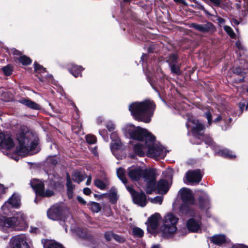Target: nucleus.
<instances>
[{
	"mask_svg": "<svg viewBox=\"0 0 248 248\" xmlns=\"http://www.w3.org/2000/svg\"><path fill=\"white\" fill-rule=\"evenodd\" d=\"M12 53L14 55V59L15 61L17 60V59L15 57H19L20 56H21V53L20 51H19L17 50H16L15 48H13L12 49Z\"/></svg>",
	"mask_w": 248,
	"mask_h": 248,
	"instance_id": "nucleus-45",
	"label": "nucleus"
},
{
	"mask_svg": "<svg viewBox=\"0 0 248 248\" xmlns=\"http://www.w3.org/2000/svg\"><path fill=\"white\" fill-rule=\"evenodd\" d=\"M86 176L85 174L78 171L75 172L72 176L73 180L78 183L83 181L86 178Z\"/></svg>",
	"mask_w": 248,
	"mask_h": 248,
	"instance_id": "nucleus-24",
	"label": "nucleus"
},
{
	"mask_svg": "<svg viewBox=\"0 0 248 248\" xmlns=\"http://www.w3.org/2000/svg\"><path fill=\"white\" fill-rule=\"evenodd\" d=\"M205 143L209 145H213L214 142L211 138L209 137H206L204 140Z\"/></svg>",
	"mask_w": 248,
	"mask_h": 248,
	"instance_id": "nucleus-49",
	"label": "nucleus"
},
{
	"mask_svg": "<svg viewBox=\"0 0 248 248\" xmlns=\"http://www.w3.org/2000/svg\"><path fill=\"white\" fill-rule=\"evenodd\" d=\"M160 218V214L155 213L148 218L146 224L147 225V229L149 231H154L157 228Z\"/></svg>",
	"mask_w": 248,
	"mask_h": 248,
	"instance_id": "nucleus-16",
	"label": "nucleus"
},
{
	"mask_svg": "<svg viewBox=\"0 0 248 248\" xmlns=\"http://www.w3.org/2000/svg\"><path fill=\"white\" fill-rule=\"evenodd\" d=\"M213 110L212 109H208L204 114V116L206 118L208 121V124L209 125H210L212 124V115Z\"/></svg>",
	"mask_w": 248,
	"mask_h": 248,
	"instance_id": "nucleus-35",
	"label": "nucleus"
},
{
	"mask_svg": "<svg viewBox=\"0 0 248 248\" xmlns=\"http://www.w3.org/2000/svg\"><path fill=\"white\" fill-rule=\"evenodd\" d=\"M232 248H248V247L242 244H235L232 247Z\"/></svg>",
	"mask_w": 248,
	"mask_h": 248,
	"instance_id": "nucleus-53",
	"label": "nucleus"
},
{
	"mask_svg": "<svg viewBox=\"0 0 248 248\" xmlns=\"http://www.w3.org/2000/svg\"><path fill=\"white\" fill-rule=\"evenodd\" d=\"M245 107L244 103H240L239 104V108H240V113H242Z\"/></svg>",
	"mask_w": 248,
	"mask_h": 248,
	"instance_id": "nucleus-55",
	"label": "nucleus"
},
{
	"mask_svg": "<svg viewBox=\"0 0 248 248\" xmlns=\"http://www.w3.org/2000/svg\"><path fill=\"white\" fill-rule=\"evenodd\" d=\"M88 205L89 206V208L94 213H98L99 212L101 207L100 205V204L96 202H91Z\"/></svg>",
	"mask_w": 248,
	"mask_h": 248,
	"instance_id": "nucleus-28",
	"label": "nucleus"
},
{
	"mask_svg": "<svg viewBox=\"0 0 248 248\" xmlns=\"http://www.w3.org/2000/svg\"><path fill=\"white\" fill-rule=\"evenodd\" d=\"M94 184L96 187L102 190L105 189L106 186L104 182L98 179L94 180Z\"/></svg>",
	"mask_w": 248,
	"mask_h": 248,
	"instance_id": "nucleus-33",
	"label": "nucleus"
},
{
	"mask_svg": "<svg viewBox=\"0 0 248 248\" xmlns=\"http://www.w3.org/2000/svg\"><path fill=\"white\" fill-rule=\"evenodd\" d=\"M236 46L239 50H244V47L242 45L240 41H237L236 42Z\"/></svg>",
	"mask_w": 248,
	"mask_h": 248,
	"instance_id": "nucleus-54",
	"label": "nucleus"
},
{
	"mask_svg": "<svg viewBox=\"0 0 248 248\" xmlns=\"http://www.w3.org/2000/svg\"><path fill=\"white\" fill-rule=\"evenodd\" d=\"M29 239L24 235H19L13 237L10 240L12 248H30Z\"/></svg>",
	"mask_w": 248,
	"mask_h": 248,
	"instance_id": "nucleus-12",
	"label": "nucleus"
},
{
	"mask_svg": "<svg viewBox=\"0 0 248 248\" xmlns=\"http://www.w3.org/2000/svg\"><path fill=\"white\" fill-rule=\"evenodd\" d=\"M155 182L156 180L155 181V189L153 192L157 189L159 194H166L169 189L167 182L164 180H160L157 185Z\"/></svg>",
	"mask_w": 248,
	"mask_h": 248,
	"instance_id": "nucleus-18",
	"label": "nucleus"
},
{
	"mask_svg": "<svg viewBox=\"0 0 248 248\" xmlns=\"http://www.w3.org/2000/svg\"><path fill=\"white\" fill-rule=\"evenodd\" d=\"M202 178V175L200 170L188 171L186 173V179L190 183H198Z\"/></svg>",
	"mask_w": 248,
	"mask_h": 248,
	"instance_id": "nucleus-17",
	"label": "nucleus"
},
{
	"mask_svg": "<svg viewBox=\"0 0 248 248\" xmlns=\"http://www.w3.org/2000/svg\"><path fill=\"white\" fill-rule=\"evenodd\" d=\"M180 192L181 199L185 204L191 205L194 203V198L190 189L183 188L181 189Z\"/></svg>",
	"mask_w": 248,
	"mask_h": 248,
	"instance_id": "nucleus-15",
	"label": "nucleus"
},
{
	"mask_svg": "<svg viewBox=\"0 0 248 248\" xmlns=\"http://www.w3.org/2000/svg\"><path fill=\"white\" fill-rule=\"evenodd\" d=\"M163 201V198L161 196H157L154 198L152 202L154 203H159V204H161L162 203Z\"/></svg>",
	"mask_w": 248,
	"mask_h": 248,
	"instance_id": "nucleus-44",
	"label": "nucleus"
},
{
	"mask_svg": "<svg viewBox=\"0 0 248 248\" xmlns=\"http://www.w3.org/2000/svg\"><path fill=\"white\" fill-rule=\"evenodd\" d=\"M231 22L232 23H233L234 25H237L239 24V22L237 20H236L235 19H234V18H233L231 20Z\"/></svg>",
	"mask_w": 248,
	"mask_h": 248,
	"instance_id": "nucleus-61",
	"label": "nucleus"
},
{
	"mask_svg": "<svg viewBox=\"0 0 248 248\" xmlns=\"http://www.w3.org/2000/svg\"><path fill=\"white\" fill-rule=\"evenodd\" d=\"M107 127L108 130L110 131L114 129V125L112 123L109 122L107 125Z\"/></svg>",
	"mask_w": 248,
	"mask_h": 248,
	"instance_id": "nucleus-52",
	"label": "nucleus"
},
{
	"mask_svg": "<svg viewBox=\"0 0 248 248\" xmlns=\"http://www.w3.org/2000/svg\"><path fill=\"white\" fill-rule=\"evenodd\" d=\"M91 181H92V178L91 176L89 177V178H88L87 181H86V185H90L91 183Z\"/></svg>",
	"mask_w": 248,
	"mask_h": 248,
	"instance_id": "nucleus-62",
	"label": "nucleus"
},
{
	"mask_svg": "<svg viewBox=\"0 0 248 248\" xmlns=\"http://www.w3.org/2000/svg\"><path fill=\"white\" fill-rule=\"evenodd\" d=\"M66 186L67 190H73L74 188V186L72 184L69 176H68L67 178Z\"/></svg>",
	"mask_w": 248,
	"mask_h": 248,
	"instance_id": "nucleus-42",
	"label": "nucleus"
},
{
	"mask_svg": "<svg viewBox=\"0 0 248 248\" xmlns=\"http://www.w3.org/2000/svg\"><path fill=\"white\" fill-rule=\"evenodd\" d=\"M170 66L171 68V72L177 75H179L180 74L179 67L178 66L176 65L175 64H171V65H170Z\"/></svg>",
	"mask_w": 248,
	"mask_h": 248,
	"instance_id": "nucleus-39",
	"label": "nucleus"
},
{
	"mask_svg": "<svg viewBox=\"0 0 248 248\" xmlns=\"http://www.w3.org/2000/svg\"><path fill=\"white\" fill-rule=\"evenodd\" d=\"M128 175L132 181H138L141 177L145 183V190L148 194L152 193L155 189V171L153 169L142 170L139 167L132 166L128 169Z\"/></svg>",
	"mask_w": 248,
	"mask_h": 248,
	"instance_id": "nucleus-2",
	"label": "nucleus"
},
{
	"mask_svg": "<svg viewBox=\"0 0 248 248\" xmlns=\"http://www.w3.org/2000/svg\"><path fill=\"white\" fill-rule=\"evenodd\" d=\"M109 198L112 203H115L118 199L116 191L114 188H111L109 192Z\"/></svg>",
	"mask_w": 248,
	"mask_h": 248,
	"instance_id": "nucleus-31",
	"label": "nucleus"
},
{
	"mask_svg": "<svg viewBox=\"0 0 248 248\" xmlns=\"http://www.w3.org/2000/svg\"><path fill=\"white\" fill-rule=\"evenodd\" d=\"M217 20L220 24H223L225 22V20L221 17H218Z\"/></svg>",
	"mask_w": 248,
	"mask_h": 248,
	"instance_id": "nucleus-60",
	"label": "nucleus"
},
{
	"mask_svg": "<svg viewBox=\"0 0 248 248\" xmlns=\"http://www.w3.org/2000/svg\"><path fill=\"white\" fill-rule=\"evenodd\" d=\"M217 153L219 155H220L224 157H227L231 159L235 157V155L232 154V152L227 149L219 150L217 152Z\"/></svg>",
	"mask_w": 248,
	"mask_h": 248,
	"instance_id": "nucleus-23",
	"label": "nucleus"
},
{
	"mask_svg": "<svg viewBox=\"0 0 248 248\" xmlns=\"http://www.w3.org/2000/svg\"><path fill=\"white\" fill-rule=\"evenodd\" d=\"M200 205L203 209H208L210 207V199L205 193H203V197L199 199Z\"/></svg>",
	"mask_w": 248,
	"mask_h": 248,
	"instance_id": "nucleus-22",
	"label": "nucleus"
},
{
	"mask_svg": "<svg viewBox=\"0 0 248 248\" xmlns=\"http://www.w3.org/2000/svg\"><path fill=\"white\" fill-rule=\"evenodd\" d=\"M16 139L18 145L14 153H12L11 150L15 146L12 135L8 133H0V148L3 150L4 154L16 161L19 159L17 155H30V152L35 149L38 143L34 135L26 127L20 129L16 135Z\"/></svg>",
	"mask_w": 248,
	"mask_h": 248,
	"instance_id": "nucleus-1",
	"label": "nucleus"
},
{
	"mask_svg": "<svg viewBox=\"0 0 248 248\" xmlns=\"http://www.w3.org/2000/svg\"><path fill=\"white\" fill-rule=\"evenodd\" d=\"M20 205V199L18 195L14 194L1 206V209L3 214L9 215L12 212L13 208H17Z\"/></svg>",
	"mask_w": 248,
	"mask_h": 248,
	"instance_id": "nucleus-10",
	"label": "nucleus"
},
{
	"mask_svg": "<svg viewBox=\"0 0 248 248\" xmlns=\"http://www.w3.org/2000/svg\"><path fill=\"white\" fill-rule=\"evenodd\" d=\"M122 144L120 140H116L115 141H112L110 145L111 151L114 154L115 150H118L121 148Z\"/></svg>",
	"mask_w": 248,
	"mask_h": 248,
	"instance_id": "nucleus-30",
	"label": "nucleus"
},
{
	"mask_svg": "<svg viewBox=\"0 0 248 248\" xmlns=\"http://www.w3.org/2000/svg\"><path fill=\"white\" fill-rule=\"evenodd\" d=\"M67 195L69 198H72L73 196V190H67Z\"/></svg>",
	"mask_w": 248,
	"mask_h": 248,
	"instance_id": "nucleus-59",
	"label": "nucleus"
},
{
	"mask_svg": "<svg viewBox=\"0 0 248 248\" xmlns=\"http://www.w3.org/2000/svg\"><path fill=\"white\" fill-rule=\"evenodd\" d=\"M77 200L80 203L82 204H85L86 203V201L81 197L78 196L77 197Z\"/></svg>",
	"mask_w": 248,
	"mask_h": 248,
	"instance_id": "nucleus-57",
	"label": "nucleus"
},
{
	"mask_svg": "<svg viewBox=\"0 0 248 248\" xmlns=\"http://www.w3.org/2000/svg\"><path fill=\"white\" fill-rule=\"evenodd\" d=\"M34 69L36 71H38L41 73H44L46 71V69L45 68L43 67L42 66L39 65L37 63H34Z\"/></svg>",
	"mask_w": 248,
	"mask_h": 248,
	"instance_id": "nucleus-40",
	"label": "nucleus"
},
{
	"mask_svg": "<svg viewBox=\"0 0 248 248\" xmlns=\"http://www.w3.org/2000/svg\"><path fill=\"white\" fill-rule=\"evenodd\" d=\"M188 128L191 129L195 134L202 135V131L204 129V126L193 117L188 119L186 124Z\"/></svg>",
	"mask_w": 248,
	"mask_h": 248,
	"instance_id": "nucleus-13",
	"label": "nucleus"
},
{
	"mask_svg": "<svg viewBox=\"0 0 248 248\" xmlns=\"http://www.w3.org/2000/svg\"><path fill=\"white\" fill-rule=\"evenodd\" d=\"M117 174L118 177L122 181V182L125 184L127 183V179L125 176V171L123 168H119L117 170Z\"/></svg>",
	"mask_w": 248,
	"mask_h": 248,
	"instance_id": "nucleus-27",
	"label": "nucleus"
},
{
	"mask_svg": "<svg viewBox=\"0 0 248 248\" xmlns=\"http://www.w3.org/2000/svg\"><path fill=\"white\" fill-rule=\"evenodd\" d=\"M12 67L10 65H8L2 68V71L4 74L6 76H10L12 72Z\"/></svg>",
	"mask_w": 248,
	"mask_h": 248,
	"instance_id": "nucleus-36",
	"label": "nucleus"
},
{
	"mask_svg": "<svg viewBox=\"0 0 248 248\" xmlns=\"http://www.w3.org/2000/svg\"><path fill=\"white\" fill-rule=\"evenodd\" d=\"M132 233L134 236L138 237H141L143 236L144 232L140 228L138 227H134L133 228Z\"/></svg>",
	"mask_w": 248,
	"mask_h": 248,
	"instance_id": "nucleus-32",
	"label": "nucleus"
},
{
	"mask_svg": "<svg viewBox=\"0 0 248 248\" xmlns=\"http://www.w3.org/2000/svg\"><path fill=\"white\" fill-rule=\"evenodd\" d=\"M31 185L36 194L41 197H51L55 194V185L53 182H50L48 188L45 190L44 184L42 182L38 179H33L31 181Z\"/></svg>",
	"mask_w": 248,
	"mask_h": 248,
	"instance_id": "nucleus-7",
	"label": "nucleus"
},
{
	"mask_svg": "<svg viewBox=\"0 0 248 248\" xmlns=\"http://www.w3.org/2000/svg\"><path fill=\"white\" fill-rule=\"evenodd\" d=\"M234 73H236L239 75L242 73V72L240 70L239 68H236L234 71Z\"/></svg>",
	"mask_w": 248,
	"mask_h": 248,
	"instance_id": "nucleus-63",
	"label": "nucleus"
},
{
	"mask_svg": "<svg viewBox=\"0 0 248 248\" xmlns=\"http://www.w3.org/2000/svg\"><path fill=\"white\" fill-rule=\"evenodd\" d=\"M206 2H208V1H209L210 2H211L212 4H213L214 5L217 6H220V0H203Z\"/></svg>",
	"mask_w": 248,
	"mask_h": 248,
	"instance_id": "nucleus-47",
	"label": "nucleus"
},
{
	"mask_svg": "<svg viewBox=\"0 0 248 248\" xmlns=\"http://www.w3.org/2000/svg\"><path fill=\"white\" fill-rule=\"evenodd\" d=\"M146 138L150 140L149 142L147 141L149 156L154 158H164L166 155L165 149L161 145L155 143V137L151 135Z\"/></svg>",
	"mask_w": 248,
	"mask_h": 248,
	"instance_id": "nucleus-8",
	"label": "nucleus"
},
{
	"mask_svg": "<svg viewBox=\"0 0 248 248\" xmlns=\"http://www.w3.org/2000/svg\"><path fill=\"white\" fill-rule=\"evenodd\" d=\"M104 235L107 241H110L112 237L113 238L114 234L111 232H108L105 233Z\"/></svg>",
	"mask_w": 248,
	"mask_h": 248,
	"instance_id": "nucleus-46",
	"label": "nucleus"
},
{
	"mask_svg": "<svg viewBox=\"0 0 248 248\" xmlns=\"http://www.w3.org/2000/svg\"><path fill=\"white\" fill-rule=\"evenodd\" d=\"M125 134H128L130 137L134 140L141 141L145 139V144L142 143L138 142L134 145V151L136 154L143 156L145 153L148 152V146L147 141L149 142L150 140L147 136H151L150 133L146 129L142 128L139 126L136 127L133 125L129 124L126 125L123 129Z\"/></svg>",
	"mask_w": 248,
	"mask_h": 248,
	"instance_id": "nucleus-3",
	"label": "nucleus"
},
{
	"mask_svg": "<svg viewBox=\"0 0 248 248\" xmlns=\"http://www.w3.org/2000/svg\"><path fill=\"white\" fill-rule=\"evenodd\" d=\"M83 68L80 66L73 64L72 67L69 69V72L75 77H78Z\"/></svg>",
	"mask_w": 248,
	"mask_h": 248,
	"instance_id": "nucleus-25",
	"label": "nucleus"
},
{
	"mask_svg": "<svg viewBox=\"0 0 248 248\" xmlns=\"http://www.w3.org/2000/svg\"><path fill=\"white\" fill-rule=\"evenodd\" d=\"M47 215L49 218L53 220H63L64 222H66V219L68 217L71 218V216L58 205L51 206L48 210Z\"/></svg>",
	"mask_w": 248,
	"mask_h": 248,
	"instance_id": "nucleus-9",
	"label": "nucleus"
},
{
	"mask_svg": "<svg viewBox=\"0 0 248 248\" xmlns=\"http://www.w3.org/2000/svg\"><path fill=\"white\" fill-rule=\"evenodd\" d=\"M19 102L31 109L40 110L41 108L40 105L29 99H22Z\"/></svg>",
	"mask_w": 248,
	"mask_h": 248,
	"instance_id": "nucleus-19",
	"label": "nucleus"
},
{
	"mask_svg": "<svg viewBox=\"0 0 248 248\" xmlns=\"http://www.w3.org/2000/svg\"><path fill=\"white\" fill-rule=\"evenodd\" d=\"M187 227L191 232H197L200 228V224L199 221L191 218L187 222Z\"/></svg>",
	"mask_w": 248,
	"mask_h": 248,
	"instance_id": "nucleus-20",
	"label": "nucleus"
},
{
	"mask_svg": "<svg viewBox=\"0 0 248 248\" xmlns=\"http://www.w3.org/2000/svg\"><path fill=\"white\" fill-rule=\"evenodd\" d=\"M223 29L231 38H234L235 34L230 27L225 25L223 27Z\"/></svg>",
	"mask_w": 248,
	"mask_h": 248,
	"instance_id": "nucleus-34",
	"label": "nucleus"
},
{
	"mask_svg": "<svg viewBox=\"0 0 248 248\" xmlns=\"http://www.w3.org/2000/svg\"><path fill=\"white\" fill-rule=\"evenodd\" d=\"M176 3H181L184 5H187V4L185 0H173Z\"/></svg>",
	"mask_w": 248,
	"mask_h": 248,
	"instance_id": "nucleus-58",
	"label": "nucleus"
},
{
	"mask_svg": "<svg viewBox=\"0 0 248 248\" xmlns=\"http://www.w3.org/2000/svg\"><path fill=\"white\" fill-rule=\"evenodd\" d=\"M238 3L236 4V7L238 9H239L242 8V5L246 6L247 2L245 0H243V3H242V1L240 0H238Z\"/></svg>",
	"mask_w": 248,
	"mask_h": 248,
	"instance_id": "nucleus-48",
	"label": "nucleus"
},
{
	"mask_svg": "<svg viewBox=\"0 0 248 248\" xmlns=\"http://www.w3.org/2000/svg\"><path fill=\"white\" fill-rule=\"evenodd\" d=\"M180 209L183 212H184L185 210H186V214L187 215H192V213H191V212H193V211L191 210L190 208L187 206H186L185 204L182 205Z\"/></svg>",
	"mask_w": 248,
	"mask_h": 248,
	"instance_id": "nucleus-41",
	"label": "nucleus"
},
{
	"mask_svg": "<svg viewBox=\"0 0 248 248\" xmlns=\"http://www.w3.org/2000/svg\"><path fill=\"white\" fill-rule=\"evenodd\" d=\"M110 138L112 141H115L116 140H120L117 134L116 133H112L110 135Z\"/></svg>",
	"mask_w": 248,
	"mask_h": 248,
	"instance_id": "nucleus-50",
	"label": "nucleus"
},
{
	"mask_svg": "<svg viewBox=\"0 0 248 248\" xmlns=\"http://www.w3.org/2000/svg\"><path fill=\"white\" fill-rule=\"evenodd\" d=\"M44 248H64L63 246L56 242L50 240L47 241L44 245Z\"/></svg>",
	"mask_w": 248,
	"mask_h": 248,
	"instance_id": "nucleus-26",
	"label": "nucleus"
},
{
	"mask_svg": "<svg viewBox=\"0 0 248 248\" xmlns=\"http://www.w3.org/2000/svg\"><path fill=\"white\" fill-rule=\"evenodd\" d=\"M91 189L88 187H86L83 189V193L87 195H89L91 193Z\"/></svg>",
	"mask_w": 248,
	"mask_h": 248,
	"instance_id": "nucleus-56",
	"label": "nucleus"
},
{
	"mask_svg": "<svg viewBox=\"0 0 248 248\" xmlns=\"http://www.w3.org/2000/svg\"><path fill=\"white\" fill-rule=\"evenodd\" d=\"M178 220V218L172 213H168L164 216L161 227V232L164 237L170 236L176 232V224Z\"/></svg>",
	"mask_w": 248,
	"mask_h": 248,
	"instance_id": "nucleus-6",
	"label": "nucleus"
},
{
	"mask_svg": "<svg viewBox=\"0 0 248 248\" xmlns=\"http://www.w3.org/2000/svg\"><path fill=\"white\" fill-rule=\"evenodd\" d=\"M28 226L26 216L22 212H17L13 217L0 215V228L4 232L9 230H23Z\"/></svg>",
	"mask_w": 248,
	"mask_h": 248,
	"instance_id": "nucleus-5",
	"label": "nucleus"
},
{
	"mask_svg": "<svg viewBox=\"0 0 248 248\" xmlns=\"http://www.w3.org/2000/svg\"><path fill=\"white\" fill-rule=\"evenodd\" d=\"M211 240L214 244L217 246H220L227 242L225 236L222 234L215 235L211 238Z\"/></svg>",
	"mask_w": 248,
	"mask_h": 248,
	"instance_id": "nucleus-21",
	"label": "nucleus"
},
{
	"mask_svg": "<svg viewBox=\"0 0 248 248\" xmlns=\"http://www.w3.org/2000/svg\"><path fill=\"white\" fill-rule=\"evenodd\" d=\"M155 109V105L149 100L134 102L129 106V110L134 119L145 123L150 122Z\"/></svg>",
	"mask_w": 248,
	"mask_h": 248,
	"instance_id": "nucleus-4",
	"label": "nucleus"
},
{
	"mask_svg": "<svg viewBox=\"0 0 248 248\" xmlns=\"http://www.w3.org/2000/svg\"><path fill=\"white\" fill-rule=\"evenodd\" d=\"M19 62L21 63L23 65H28L31 63V59L26 56H21L19 57H15Z\"/></svg>",
	"mask_w": 248,
	"mask_h": 248,
	"instance_id": "nucleus-29",
	"label": "nucleus"
},
{
	"mask_svg": "<svg viewBox=\"0 0 248 248\" xmlns=\"http://www.w3.org/2000/svg\"><path fill=\"white\" fill-rule=\"evenodd\" d=\"M151 248H160V247L159 245H153Z\"/></svg>",
	"mask_w": 248,
	"mask_h": 248,
	"instance_id": "nucleus-64",
	"label": "nucleus"
},
{
	"mask_svg": "<svg viewBox=\"0 0 248 248\" xmlns=\"http://www.w3.org/2000/svg\"><path fill=\"white\" fill-rule=\"evenodd\" d=\"M189 27L202 33L212 32L215 29L214 25L209 22H206L202 24L192 23L190 25Z\"/></svg>",
	"mask_w": 248,
	"mask_h": 248,
	"instance_id": "nucleus-14",
	"label": "nucleus"
},
{
	"mask_svg": "<svg viewBox=\"0 0 248 248\" xmlns=\"http://www.w3.org/2000/svg\"><path fill=\"white\" fill-rule=\"evenodd\" d=\"M113 238L119 243H123L125 241V239L123 237L116 234H114Z\"/></svg>",
	"mask_w": 248,
	"mask_h": 248,
	"instance_id": "nucleus-43",
	"label": "nucleus"
},
{
	"mask_svg": "<svg viewBox=\"0 0 248 248\" xmlns=\"http://www.w3.org/2000/svg\"><path fill=\"white\" fill-rule=\"evenodd\" d=\"M86 140L89 144H94L96 141V138L94 135H88L86 136Z\"/></svg>",
	"mask_w": 248,
	"mask_h": 248,
	"instance_id": "nucleus-37",
	"label": "nucleus"
},
{
	"mask_svg": "<svg viewBox=\"0 0 248 248\" xmlns=\"http://www.w3.org/2000/svg\"><path fill=\"white\" fill-rule=\"evenodd\" d=\"M177 59V56L175 54H172L170 55L168 60L167 62L169 63L170 65L175 64L176 61Z\"/></svg>",
	"mask_w": 248,
	"mask_h": 248,
	"instance_id": "nucleus-38",
	"label": "nucleus"
},
{
	"mask_svg": "<svg viewBox=\"0 0 248 248\" xmlns=\"http://www.w3.org/2000/svg\"><path fill=\"white\" fill-rule=\"evenodd\" d=\"M126 189L131 194L133 202L141 207H144L147 204L146 197L143 192L139 193L135 191L133 188L126 186Z\"/></svg>",
	"mask_w": 248,
	"mask_h": 248,
	"instance_id": "nucleus-11",
	"label": "nucleus"
},
{
	"mask_svg": "<svg viewBox=\"0 0 248 248\" xmlns=\"http://www.w3.org/2000/svg\"><path fill=\"white\" fill-rule=\"evenodd\" d=\"M5 190L6 188L5 186L2 184H0V198L2 194L5 193Z\"/></svg>",
	"mask_w": 248,
	"mask_h": 248,
	"instance_id": "nucleus-51",
	"label": "nucleus"
}]
</instances>
